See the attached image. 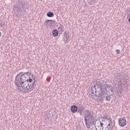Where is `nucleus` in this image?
Segmentation results:
<instances>
[{"label": "nucleus", "instance_id": "nucleus-4", "mask_svg": "<svg viewBox=\"0 0 130 130\" xmlns=\"http://www.w3.org/2000/svg\"><path fill=\"white\" fill-rule=\"evenodd\" d=\"M95 127L96 130H111L112 128V125L110 123L108 124V125H105L100 121L95 124Z\"/></svg>", "mask_w": 130, "mask_h": 130}, {"label": "nucleus", "instance_id": "nucleus-23", "mask_svg": "<svg viewBox=\"0 0 130 130\" xmlns=\"http://www.w3.org/2000/svg\"><path fill=\"white\" fill-rule=\"evenodd\" d=\"M127 12L130 13V8L129 9H127Z\"/></svg>", "mask_w": 130, "mask_h": 130}, {"label": "nucleus", "instance_id": "nucleus-11", "mask_svg": "<svg viewBox=\"0 0 130 130\" xmlns=\"http://www.w3.org/2000/svg\"><path fill=\"white\" fill-rule=\"evenodd\" d=\"M70 110H71L72 113H75L78 110V107L76 105H73L70 108Z\"/></svg>", "mask_w": 130, "mask_h": 130}, {"label": "nucleus", "instance_id": "nucleus-18", "mask_svg": "<svg viewBox=\"0 0 130 130\" xmlns=\"http://www.w3.org/2000/svg\"><path fill=\"white\" fill-rule=\"evenodd\" d=\"M5 25V22L0 19V27H3Z\"/></svg>", "mask_w": 130, "mask_h": 130}, {"label": "nucleus", "instance_id": "nucleus-13", "mask_svg": "<svg viewBox=\"0 0 130 130\" xmlns=\"http://www.w3.org/2000/svg\"><path fill=\"white\" fill-rule=\"evenodd\" d=\"M91 92L92 94H93V95H95V96L98 97V99H99L98 96H96L95 95V94H96V87H95V85L91 87Z\"/></svg>", "mask_w": 130, "mask_h": 130}, {"label": "nucleus", "instance_id": "nucleus-22", "mask_svg": "<svg viewBox=\"0 0 130 130\" xmlns=\"http://www.w3.org/2000/svg\"><path fill=\"white\" fill-rule=\"evenodd\" d=\"M116 53H117V54H119L120 53V51L119 50H116Z\"/></svg>", "mask_w": 130, "mask_h": 130}, {"label": "nucleus", "instance_id": "nucleus-12", "mask_svg": "<svg viewBox=\"0 0 130 130\" xmlns=\"http://www.w3.org/2000/svg\"><path fill=\"white\" fill-rule=\"evenodd\" d=\"M78 111L82 112L84 110V106L82 104H79L77 105Z\"/></svg>", "mask_w": 130, "mask_h": 130}, {"label": "nucleus", "instance_id": "nucleus-2", "mask_svg": "<svg viewBox=\"0 0 130 130\" xmlns=\"http://www.w3.org/2000/svg\"><path fill=\"white\" fill-rule=\"evenodd\" d=\"M95 86L98 88H101L100 91H99L98 94H95L96 96H98V100L101 102H104V99L106 101H109L110 100V96L107 94V88L104 87V84H101V83H97Z\"/></svg>", "mask_w": 130, "mask_h": 130}, {"label": "nucleus", "instance_id": "nucleus-5", "mask_svg": "<svg viewBox=\"0 0 130 130\" xmlns=\"http://www.w3.org/2000/svg\"><path fill=\"white\" fill-rule=\"evenodd\" d=\"M24 10H20L19 7L18 5H14L13 6V11H14L15 14H16V16L19 15V13L21 12H23Z\"/></svg>", "mask_w": 130, "mask_h": 130}, {"label": "nucleus", "instance_id": "nucleus-19", "mask_svg": "<svg viewBox=\"0 0 130 130\" xmlns=\"http://www.w3.org/2000/svg\"><path fill=\"white\" fill-rule=\"evenodd\" d=\"M111 87V85L110 84H103V88H110Z\"/></svg>", "mask_w": 130, "mask_h": 130}, {"label": "nucleus", "instance_id": "nucleus-1", "mask_svg": "<svg viewBox=\"0 0 130 130\" xmlns=\"http://www.w3.org/2000/svg\"><path fill=\"white\" fill-rule=\"evenodd\" d=\"M31 74L29 72H20L16 75L15 78L14 83L17 87L18 89L21 91L25 93L31 92L34 90L35 87L34 85L35 81L32 82L33 80V75L31 74V77H30ZM26 82L31 83V84H29Z\"/></svg>", "mask_w": 130, "mask_h": 130}, {"label": "nucleus", "instance_id": "nucleus-20", "mask_svg": "<svg viewBox=\"0 0 130 130\" xmlns=\"http://www.w3.org/2000/svg\"><path fill=\"white\" fill-rule=\"evenodd\" d=\"M94 4V0H90V1H89V4L90 5H92Z\"/></svg>", "mask_w": 130, "mask_h": 130}, {"label": "nucleus", "instance_id": "nucleus-17", "mask_svg": "<svg viewBox=\"0 0 130 130\" xmlns=\"http://www.w3.org/2000/svg\"><path fill=\"white\" fill-rule=\"evenodd\" d=\"M46 16L49 18H52L54 17V14L52 12H49L46 14Z\"/></svg>", "mask_w": 130, "mask_h": 130}, {"label": "nucleus", "instance_id": "nucleus-8", "mask_svg": "<svg viewBox=\"0 0 130 130\" xmlns=\"http://www.w3.org/2000/svg\"><path fill=\"white\" fill-rule=\"evenodd\" d=\"M54 21L52 20H46L44 23V25L47 27L52 26L53 25Z\"/></svg>", "mask_w": 130, "mask_h": 130}, {"label": "nucleus", "instance_id": "nucleus-24", "mask_svg": "<svg viewBox=\"0 0 130 130\" xmlns=\"http://www.w3.org/2000/svg\"><path fill=\"white\" fill-rule=\"evenodd\" d=\"M1 36H2V32H1V31H0V37Z\"/></svg>", "mask_w": 130, "mask_h": 130}, {"label": "nucleus", "instance_id": "nucleus-10", "mask_svg": "<svg viewBox=\"0 0 130 130\" xmlns=\"http://www.w3.org/2000/svg\"><path fill=\"white\" fill-rule=\"evenodd\" d=\"M69 35H68V33L67 32V31H66L64 33L63 39V42H64L65 44L68 43L69 42Z\"/></svg>", "mask_w": 130, "mask_h": 130}, {"label": "nucleus", "instance_id": "nucleus-9", "mask_svg": "<svg viewBox=\"0 0 130 130\" xmlns=\"http://www.w3.org/2000/svg\"><path fill=\"white\" fill-rule=\"evenodd\" d=\"M46 119H48V120L51 121L53 119V113L52 112H49L46 114Z\"/></svg>", "mask_w": 130, "mask_h": 130}, {"label": "nucleus", "instance_id": "nucleus-7", "mask_svg": "<svg viewBox=\"0 0 130 130\" xmlns=\"http://www.w3.org/2000/svg\"><path fill=\"white\" fill-rule=\"evenodd\" d=\"M25 2L24 1H21L19 2V6L20 11L25 10Z\"/></svg>", "mask_w": 130, "mask_h": 130}, {"label": "nucleus", "instance_id": "nucleus-16", "mask_svg": "<svg viewBox=\"0 0 130 130\" xmlns=\"http://www.w3.org/2000/svg\"><path fill=\"white\" fill-rule=\"evenodd\" d=\"M58 35V31L57 29H54L52 31V36L54 37H56Z\"/></svg>", "mask_w": 130, "mask_h": 130}, {"label": "nucleus", "instance_id": "nucleus-6", "mask_svg": "<svg viewBox=\"0 0 130 130\" xmlns=\"http://www.w3.org/2000/svg\"><path fill=\"white\" fill-rule=\"evenodd\" d=\"M118 124L120 126H125L126 125V120L123 118H120L118 120Z\"/></svg>", "mask_w": 130, "mask_h": 130}, {"label": "nucleus", "instance_id": "nucleus-3", "mask_svg": "<svg viewBox=\"0 0 130 130\" xmlns=\"http://www.w3.org/2000/svg\"><path fill=\"white\" fill-rule=\"evenodd\" d=\"M84 118V123H85L86 127L87 128H89L92 125H94V113L93 112L88 110H86Z\"/></svg>", "mask_w": 130, "mask_h": 130}, {"label": "nucleus", "instance_id": "nucleus-25", "mask_svg": "<svg viewBox=\"0 0 130 130\" xmlns=\"http://www.w3.org/2000/svg\"><path fill=\"white\" fill-rule=\"evenodd\" d=\"M47 130H49V129H47Z\"/></svg>", "mask_w": 130, "mask_h": 130}, {"label": "nucleus", "instance_id": "nucleus-14", "mask_svg": "<svg viewBox=\"0 0 130 130\" xmlns=\"http://www.w3.org/2000/svg\"><path fill=\"white\" fill-rule=\"evenodd\" d=\"M57 30L59 32L62 33L64 31V27H63V25H62V24H60Z\"/></svg>", "mask_w": 130, "mask_h": 130}, {"label": "nucleus", "instance_id": "nucleus-21", "mask_svg": "<svg viewBox=\"0 0 130 130\" xmlns=\"http://www.w3.org/2000/svg\"><path fill=\"white\" fill-rule=\"evenodd\" d=\"M127 19H128V21L130 22V14H127Z\"/></svg>", "mask_w": 130, "mask_h": 130}, {"label": "nucleus", "instance_id": "nucleus-15", "mask_svg": "<svg viewBox=\"0 0 130 130\" xmlns=\"http://www.w3.org/2000/svg\"><path fill=\"white\" fill-rule=\"evenodd\" d=\"M103 118L106 119V120L109 121V123H110V122H112V118H111L109 116H106L103 117H102L101 118H100L99 120H102Z\"/></svg>", "mask_w": 130, "mask_h": 130}]
</instances>
